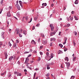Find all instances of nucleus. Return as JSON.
<instances>
[{"instance_id": "nucleus-25", "label": "nucleus", "mask_w": 79, "mask_h": 79, "mask_svg": "<svg viewBox=\"0 0 79 79\" xmlns=\"http://www.w3.org/2000/svg\"><path fill=\"white\" fill-rule=\"evenodd\" d=\"M35 75H36V73H35L34 75V77H33V79H35Z\"/></svg>"}, {"instance_id": "nucleus-33", "label": "nucleus", "mask_w": 79, "mask_h": 79, "mask_svg": "<svg viewBox=\"0 0 79 79\" xmlns=\"http://www.w3.org/2000/svg\"><path fill=\"white\" fill-rule=\"evenodd\" d=\"M46 76H47V77H48L49 76H50V74L49 73H48L46 75Z\"/></svg>"}, {"instance_id": "nucleus-41", "label": "nucleus", "mask_w": 79, "mask_h": 79, "mask_svg": "<svg viewBox=\"0 0 79 79\" xmlns=\"http://www.w3.org/2000/svg\"><path fill=\"white\" fill-rule=\"evenodd\" d=\"M70 26L71 25H70V24L68 23L67 24V27H69V26Z\"/></svg>"}, {"instance_id": "nucleus-40", "label": "nucleus", "mask_w": 79, "mask_h": 79, "mask_svg": "<svg viewBox=\"0 0 79 79\" xmlns=\"http://www.w3.org/2000/svg\"><path fill=\"white\" fill-rule=\"evenodd\" d=\"M29 53V52H24V54H26V53Z\"/></svg>"}, {"instance_id": "nucleus-5", "label": "nucleus", "mask_w": 79, "mask_h": 79, "mask_svg": "<svg viewBox=\"0 0 79 79\" xmlns=\"http://www.w3.org/2000/svg\"><path fill=\"white\" fill-rule=\"evenodd\" d=\"M65 64H67V66L68 67V68L70 66V63L69 62L68 63L67 62H66L65 63Z\"/></svg>"}, {"instance_id": "nucleus-1", "label": "nucleus", "mask_w": 79, "mask_h": 79, "mask_svg": "<svg viewBox=\"0 0 79 79\" xmlns=\"http://www.w3.org/2000/svg\"><path fill=\"white\" fill-rule=\"evenodd\" d=\"M46 55L47 56V57H45V58L47 59L48 61H50L51 60V58H50V56H49V53L48 52H47L46 53Z\"/></svg>"}, {"instance_id": "nucleus-6", "label": "nucleus", "mask_w": 79, "mask_h": 79, "mask_svg": "<svg viewBox=\"0 0 79 79\" xmlns=\"http://www.w3.org/2000/svg\"><path fill=\"white\" fill-rule=\"evenodd\" d=\"M4 34H5V32H2L1 33V36L2 39H5V37H4V36H3Z\"/></svg>"}, {"instance_id": "nucleus-55", "label": "nucleus", "mask_w": 79, "mask_h": 79, "mask_svg": "<svg viewBox=\"0 0 79 79\" xmlns=\"http://www.w3.org/2000/svg\"><path fill=\"white\" fill-rule=\"evenodd\" d=\"M51 65H53L54 64V63H53V62H52L51 63Z\"/></svg>"}, {"instance_id": "nucleus-16", "label": "nucleus", "mask_w": 79, "mask_h": 79, "mask_svg": "<svg viewBox=\"0 0 79 79\" xmlns=\"http://www.w3.org/2000/svg\"><path fill=\"white\" fill-rule=\"evenodd\" d=\"M53 56H54V55H53V54L52 53L51 54V57H50V58H53Z\"/></svg>"}, {"instance_id": "nucleus-36", "label": "nucleus", "mask_w": 79, "mask_h": 79, "mask_svg": "<svg viewBox=\"0 0 79 79\" xmlns=\"http://www.w3.org/2000/svg\"><path fill=\"white\" fill-rule=\"evenodd\" d=\"M76 57H74L73 58V61H75V60H76Z\"/></svg>"}, {"instance_id": "nucleus-56", "label": "nucleus", "mask_w": 79, "mask_h": 79, "mask_svg": "<svg viewBox=\"0 0 79 79\" xmlns=\"http://www.w3.org/2000/svg\"><path fill=\"white\" fill-rule=\"evenodd\" d=\"M40 38H39L38 40V42L39 43L40 42Z\"/></svg>"}, {"instance_id": "nucleus-29", "label": "nucleus", "mask_w": 79, "mask_h": 79, "mask_svg": "<svg viewBox=\"0 0 79 79\" xmlns=\"http://www.w3.org/2000/svg\"><path fill=\"white\" fill-rule=\"evenodd\" d=\"M8 44L9 46H10V47H11V43H10V42L9 41V43H8Z\"/></svg>"}, {"instance_id": "nucleus-20", "label": "nucleus", "mask_w": 79, "mask_h": 79, "mask_svg": "<svg viewBox=\"0 0 79 79\" xmlns=\"http://www.w3.org/2000/svg\"><path fill=\"white\" fill-rule=\"evenodd\" d=\"M42 6H47V3H43L42 4Z\"/></svg>"}, {"instance_id": "nucleus-9", "label": "nucleus", "mask_w": 79, "mask_h": 79, "mask_svg": "<svg viewBox=\"0 0 79 79\" xmlns=\"http://www.w3.org/2000/svg\"><path fill=\"white\" fill-rule=\"evenodd\" d=\"M19 3L21 7H23V2H22L21 1H19Z\"/></svg>"}, {"instance_id": "nucleus-10", "label": "nucleus", "mask_w": 79, "mask_h": 79, "mask_svg": "<svg viewBox=\"0 0 79 79\" xmlns=\"http://www.w3.org/2000/svg\"><path fill=\"white\" fill-rule=\"evenodd\" d=\"M31 44H34L35 45L36 44H35V41H34V40H32V41L31 42Z\"/></svg>"}, {"instance_id": "nucleus-19", "label": "nucleus", "mask_w": 79, "mask_h": 79, "mask_svg": "<svg viewBox=\"0 0 79 79\" xmlns=\"http://www.w3.org/2000/svg\"><path fill=\"white\" fill-rule=\"evenodd\" d=\"M73 33H74V34H75V35H76V36L77 35V32H76V31H75L73 32Z\"/></svg>"}, {"instance_id": "nucleus-35", "label": "nucleus", "mask_w": 79, "mask_h": 79, "mask_svg": "<svg viewBox=\"0 0 79 79\" xmlns=\"http://www.w3.org/2000/svg\"><path fill=\"white\" fill-rule=\"evenodd\" d=\"M19 35L20 37H23V35H21L20 33L19 34Z\"/></svg>"}, {"instance_id": "nucleus-26", "label": "nucleus", "mask_w": 79, "mask_h": 79, "mask_svg": "<svg viewBox=\"0 0 79 79\" xmlns=\"http://www.w3.org/2000/svg\"><path fill=\"white\" fill-rule=\"evenodd\" d=\"M64 40L65 42H66V40H67V37H64Z\"/></svg>"}, {"instance_id": "nucleus-45", "label": "nucleus", "mask_w": 79, "mask_h": 79, "mask_svg": "<svg viewBox=\"0 0 79 79\" xmlns=\"http://www.w3.org/2000/svg\"><path fill=\"white\" fill-rule=\"evenodd\" d=\"M40 60H41L40 57H39V58H38V61H39Z\"/></svg>"}, {"instance_id": "nucleus-61", "label": "nucleus", "mask_w": 79, "mask_h": 79, "mask_svg": "<svg viewBox=\"0 0 79 79\" xmlns=\"http://www.w3.org/2000/svg\"><path fill=\"white\" fill-rule=\"evenodd\" d=\"M30 56H31V54H30L28 56V57H27V58H28Z\"/></svg>"}, {"instance_id": "nucleus-31", "label": "nucleus", "mask_w": 79, "mask_h": 79, "mask_svg": "<svg viewBox=\"0 0 79 79\" xmlns=\"http://www.w3.org/2000/svg\"><path fill=\"white\" fill-rule=\"evenodd\" d=\"M17 15L18 16H19V15H20V13H19V12H18L17 13Z\"/></svg>"}, {"instance_id": "nucleus-39", "label": "nucleus", "mask_w": 79, "mask_h": 79, "mask_svg": "<svg viewBox=\"0 0 79 79\" xmlns=\"http://www.w3.org/2000/svg\"><path fill=\"white\" fill-rule=\"evenodd\" d=\"M53 44L52 42H51L50 44V47H52V44Z\"/></svg>"}, {"instance_id": "nucleus-42", "label": "nucleus", "mask_w": 79, "mask_h": 79, "mask_svg": "<svg viewBox=\"0 0 79 79\" xmlns=\"http://www.w3.org/2000/svg\"><path fill=\"white\" fill-rule=\"evenodd\" d=\"M21 73H18V76H21Z\"/></svg>"}, {"instance_id": "nucleus-43", "label": "nucleus", "mask_w": 79, "mask_h": 79, "mask_svg": "<svg viewBox=\"0 0 79 79\" xmlns=\"http://www.w3.org/2000/svg\"><path fill=\"white\" fill-rule=\"evenodd\" d=\"M19 32H20V30H19V31H17V34H18Z\"/></svg>"}, {"instance_id": "nucleus-2", "label": "nucleus", "mask_w": 79, "mask_h": 79, "mask_svg": "<svg viewBox=\"0 0 79 79\" xmlns=\"http://www.w3.org/2000/svg\"><path fill=\"white\" fill-rule=\"evenodd\" d=\"M49 27L51 28L52 31H53V30L54 29V27L53 26V25L52 24H51L49 25Z\"/></svg>"}, {"instance_id": "nucleus-50", "label": "nucleus", "mask_w": 79, "mask_h": 79, "mask_svg": "<svg viewBox=\"0 0 79 79\" xmlns=\"http://www.w3.org/2000/svg\"><path fill=\"white\" fill-rule=\"evenodd\" d=\"M9 9H10V10H11V9H12V7L11 6H9Z\"/></svg>"}, {"instance_id": "nucleus-17", "label": "nucleus", "mask_w": 79, "mask_h": 79, "mask_svg": "<svg viewBox=\"0 0 79 79\" xmlns=\"http://www.w3.org/2000/svg\"><path fill=\"white\" fill-rule=\"evenodd\" d=\"M29 59L28 58H27L26 59L25 62H28Z\"/></svg>"}, {"instance_id": "nucleus-52", "label": "nucleus", "mask_w": 79, "mask_h": 79, "mask_svg": "<svg viewBox=\"0 0 79 79\" xmlns=\"http://www.w3.org/2000/svg\"><path fill=\"white\" fill-rule=\"evenodd\" d=\"M71 78H73V79H74V76H72L71 77Z\"/></svg>"}, {"instance_id": "nucleus-51", "label": "nucleus", "mask_w": 79, "mask_h": 79, "mask_svg": "<svg viewBox=\"0 0 79 79\" xmlns=\"http://www.w3.org/2000/svg\"><path fill=\"white\" fill-rule=\"evenodd\" d=\"M61 32L60 31L59 33V35H61Z\"/></svg>"}, {"instance_id": "nucleus-7", "label": "nucleus", "mask_w": 79, "mask_h": 79, "mask_svg": "<svg viewBox=\"0 0 79 79\" xmlns=\"http://www.w3.org/2000/svg\"><path fill=\"white\" fill-rule=\"evenodd\" d=\"M63 52H62V51L59 50L58 51V54L59 55V54H62V53H63Z\"/></svg>"}, {"instance_id": "nucleus-37", "label": "nucleus", "mask_w": 79, "mask_h": 79, "mask_svg": "<svg viewBox=\"0 0 79 79\" xmlns=\"http://www.w3.org/2000/svg\"><path fill=\"white\" fill-rule=\"evenodd\" d=\"M27 62H25V63H25V64H27V65H28V64H29V63H27Z\"/></svg>"}, {"instance_id": "nucleus-63", "label": "nucleus", "mask_w": 79, "mask_h": 79, "mask_svg": "<svg viewBox=\"0 0 79 79\" xmlns=\"http://www.w3.org/2000/svg\"><path fill=\"white\" fill-rule=\"evenodd\" d=\"M16 43H18L19 42V41L18 40H16Z\"/></svg>"}, {"instance_id": "nucleus-53", "label": "nucleus", "mask_w": 79, "mask_h": 79, "mask_svg": "<svg viewBox=\"0 0 79 79\" xmlns=\"http://www.w3.org/2000/svg\"><path fill=\"white\" fill-rule=\"evenodd\" d=\"M23 34H24V35H26V33L24 31H23Z\"/></svg>"}, {"instance_id": "nucleus-8", "label": "nucleus", "mask_w": 79, "mask_h": 79, "mask_svg": "<svg viewBox=\"0 0 79 79\" xmlns=\"http://www.w3.org/2000/svg\"><path fill=\"white\" fill-rule=\"evenodd\" d=\"M7 16L8 17H10V16H11V14H10V12H9L7 13Z\"/></svg>"}, {"instance_id": "nucleus-48", "label": "nucleus", "mask_w": 79, "mask_h": 79, "mask_svg": "<svg viewBox=\"0 0 79 79\" xmlns=\"http://www.w3.org/2000/svg\"><path fill=\"white\" fill-rule=\"evenodd\" d=\"M32 18H31V20L29 21V22H28L29 23H31V22L32 21Z\"/></svg>"}, {"instance_id": "nucleus-38", "label": "nucleus", "mask_w": 79, "mask_h": 79, "mask_svg": "<svg viewBox=\"0 0 79 79\" xmlns=\"http://www.w3.org/2000/svg\"><path fill=\"white\" fill-rule=\"evenodd\" d=\"M19 31V28H16V29H15V31Z\"/></svg>"}, {"instance_id": "nucleus-47", "label": "nucleus", "mask_w": 79, "mask_h": 79, "mask_svg": "<svg viewBox=\"0 0 79 79\" xmlns=\"http://www.w3.org/2000/svg\"><path fill=\"white\" fill-rule=\"evenodd\" d=\"M60 68H63V64H61Z\"/></svg>"}, {"instance_id": "nucleus-27", "label": "nucleus", "mask_w": 79, "mask_h": 79, "mask_svg": "<svg viewBox=\"0 0 79 79\" xmlns=\"http://www.w3.org/2000/svg\"><path fill=\"white\" fill-rule=\"evenodd\" d=\"M59 46L61 48H62V47H63V45H62V44H59Z\"/></svg>"}, {"instance_id": "nucleus-34", "label": "nucleus", "mask_w": 79, "mask_h": 79, "mask_svg": "<svg viewBox=\"0 0 79 79\" xmlns=\"http://www.w3.org/2000/svg\"><path fill=\"white\" fill-rule=\"evenodd\" d=\"M47 69H50V67H49V65H48L47 66Z\"/></svg>"}, {"instance_id": "nucleus-54", "label": "nucleus", "mask_w": 79, "mask_h": 79, "mask_svg": "<svg viewBox=\"0 0 79 79\" xmlns=\"http://www.w3.org/2000/svg\"><path fill=\"white\" fill-rule=\"evenodd\" d=\"M35 71H37L38 70H39V68H37L36 69H35Z\"/></svg>"}, {"instance_id": "nucleus-57", "label": "nucleus", "mask_w": 79, "mask_h": 79, "mask_svg": "<svg viewBox=\"0 0 79 79\" xmlns=\"http://www.w3.org/2000/svg\"><path fill=\"white\" fill-rule=\"evenodd\" d=\"M66 41H64V42L63 43V44L64 45L66 44Z\"/></svg>"}, {"instance_id": "nucleus-59", "label": "nucleus", "mask_w": 79, "mask_h": 79, "mask_svg": "<svg viewBox=\"0 0 79 79\" xmlns=\"http://www.w3.org/2000/svg\"><path fill=\"white\" fill-rule=\"evenodd\" d=\"M72 14H74V11H72L71 12Z\"/></svg>"}, {"instance_id": "nucleus-46", "label": "nucleus", "mask_w": 79, "mask_h": 79, "mask_svg": "<svg viewBox=\"0 0 79 79\" xmlns=\"http://www.w3.org/2000/svg\"><path fill=\"white\" fill-rule=\"evenodd\" d=\"M40 25V23H38L36 25V26H37V27H39V26Z\"/></svg>"}, {"instance_id": "nucleus-18", "label": "nucleus", "mask_w": 79, "mask_h": 79, "mask_svg": "<svg viewBox=\"0 0 79 79\" xmlns=\"http://www.w3.org/2000/svg\"><path fill=\"white\" fill-rule=\"evenodd\" d=\"M41 36L42 37H45V35L43 33H41Z\"/></svg>"}, {"instance_id": "nucleus-22", "label": "nucleus", "mask_w": 79, "mask_h": 79, "mask_svg": "<svg viewBox=\"0 0 79 79\" xmlns=\"http://www.w3.org/2000/svg\"><path fill=\"white\" fill-rule=\"evenodd\" d=\"M65 60H67V61H69V59H68V57H65Z\"/></svg>"}, {"instance_id": "nucleus-13", "label": "nucleus", "mask_w": 79, "mask_h": 79, "mask_svg": "<svg viewBox=\"0 0 79 79\" xmlns=\"http://www.w3.org/2000/svg\"><path fill=\"white\" fill-rule=\"evenodd\" d=\"M4 54L5 55L6 59H7V57H8V55L7 54V53L6 52L4 53Z\"/></svg>"}, {"instance_id": "nucleus-60", "label": "nucleus", "mask_w": 79, "mask_h": 79, "mask_svg": "<svg viewBox=\"0 0 79 79\" xmlns=\"http://www.w3.org/2000/svg\"><path fill=\"white\" fill-rule=\"evenodd\" d=\"M34 53H37V51H36L35 50H34L33 52Z\"/></svg>"}, {"instance_id": "nucleus-64", "label": "nucleus", "mask_w": 79, "mask_h": 79, "mask_svg": "<svg viewBox=\"0 0 79 79\" xmlns=\"http://www.w3.org/2000/svg\"><path fill=\"white\" fill-rule=\"evenodd\" d=\"M43 48V46H40V48Z\"/></svg>"}, {"instance_id": "nucleus-14", "label": "nucleus", "mask_w": 79, "mask_h": 79, "mask_svg": "<svg viewBox=\"0 0 79 79\" xmlns=\"http://www.w3.org/2000/svg\"><path fill=\"white\" fill-rule=\"evenodd\" d=\"M13 56H11L10 57L9 59V60H13Z\"/></svg>"}, {"instance_id": "nucleus-32", "label": "nucleus", "mask_w": 79, "mask_h": 79, "mask_svg": "<svg viewBox=\"0 0 79 79\" xmlns=\"http://www.w3.org/2000/svg\"><path fill=\"white\" fill-rule=\"evenodd\" d=\"M5 73H6V72H4L3 73H1V76H3V75H5Z\"/></svg>"}, {"instance_id": "nucleus-21", "label": "nucleus", "mask_w": 79, "mask_h": 79, "mask_svg": "<svg viewBox=\"0 0 79 79\" xmlns=\"http://www.w3.org/2000/svg\"><path fill=\"white\" fill-rule=\"evenodd\" d=\"M15 74H17V76H18V72H15L14 73Z\"/></svg>"}, {"instance_id": "nucleus-12", "label": "nucleus", "mask_w": 79, "mask_h": 79, "mask_svg": "<svg viewBox=\"0 0 79 79\" xmlns=\"http://www.w3.org/2000/svg\"><path fill=\"white\" fill-rule=\"evenodd\" d=\"M38 18H39V17L38 16H36L34 18V20L35 21H37V19H38Z\"/></svg>"}, {"instance_id": "nucleus-30", "label": "nucleus", "mask_w": 79, "mask_h": 79, "mask_svg": "<svg viewBox=\"0 0 79 79\" xmlns=\"http://www.w3.org/2000/svg\"><path fill=\"white\" fill-rule=\"evenodd\" d=\"M2 11H3V9H0V14H1V13H2Z\"/></svg>"}, {"instance_id": "nucleus-23", "label": "nucleus", "mask_w": 79, "mask_h": 79, "mask_svg": "<svg viewBox=\"0 0 79 79\" xmlns=\"http://www.w3.org/2000/svg\"><path fill=\"white\" fill-rule=\"evenodd\" d=\"M24 18H25L26 20L27 21L28 19V16L24 17Z\"/></svg>"}, {"instance_id": "nucleus-58", "label": "nucleus", "mask_w": 79, "mask_h": 79, "mask_svg": "<svg viewBox=\"0 0 79 79\" xmlns=\"http://www.w3.org/2000/svg\"><path fill=\"white\" fill-rule=\"evenodd\" d=\"M73 17H72V18H70V20L71 21H73Z\"/></svg>"}, {"instance_id": "nucleus-11", "label": "nucleus", "mask_w": 79, "mask_h": 79, "mask_svg": "<svg viewBox=\"0 0 79 79\" xmlns=\"http://www.w3.org/2000/svg\"><path fill=\"white\" fill-rule=\"evenodd\" d=\"M56 40V39L55 38H52L51 40H50L51 41H55Z\"/></svg>"}, {"instance_id": "nucleus-4", "label": "nucleus", "mask_w": 79, "mask_h": 79, "mask_svg": "<svg viewBox=\"0 0 79 79\" xmlns=\"http://www.w3.org/2000/svg\"><path fill=\"white\" fill-rule=\"evenodd\" d=\"M55 34H56V32H55V31H54V32H51L50 33V35L51 36H53V35H55Z\"/></svg>"}, {"instance_id": "nucleus-44", "label": "nucleus", "mask_w": 79, "mask_h": 79, "mask_svg": "<svg viewBox=\"0 0 79 79\" xmlns=\"http://www.w3.org/2000/svg\"><path fill=\"white\" fill-rule=\"evenodd\" d=\"M40 55H43V52H40Z\"/></svg>"}, {"instance_id": "nucleus-3", "label": "nucleus", "mask_w": 79, "mask_h": 79, "mask_svg": "<svg viewBox=\"0 0 79 79\" xmlns=\"http://www.w3.org/2000/svg\"><path fill=\"white\" fill-rule=\"evenodd\" d=\"M15 6L17 8L18 10H21V8L20 7V6L18 4H16L15 5Z\"/></svg>"}, {"instance_id": "nucleus-24", "label": "nucleus", "mask_w": 79, "mask_h": 79, "mask_svg": "<svg viewBox=\"0 0 79 79\" xmlns=\"http://www.w3.org/2000/svg\"><path fill=\"white\" fill-rule=\"evenodd\" d=\"M16 47V43H15L14 46H13V47L14 48H15V47Z\"/></svg>"}, {"instance_id": "nucleus-28", "label": "nucleus", "mask_w": 79, "mask_h": 79, "mask_svg": "<svg viewBox=\"0 0 79 79\" xmlns=\"http://www.w3.org/2000/svg\"><path fill=\"white\" fill-rule=\"evenodd\" d=\"M3 0H1L0 2V3L1 5H2L3 4Z\"/></svg>"}, {"instance_id": "nucleus-49", "label": "nucleus", "mask_w": 79, "mask_h": 79, "mask_svg": "<svg viewBox=\"0 0 79 79\" xmlns=\"http://www.w3.org/2000/svg\"><path fill=\"white\" fill-rule=\"evenodd\" d=\"M67 50H68V48H66L64 49V52H66V51H67Z\"/></svg>"}, {"instance_id": "nucleus-62", "label": "nucleus", "mask_w": 79, "mask_h": 79, "mask_svg": "<svg viewBox=\"0 0 79 79\" xmlns=\"http://www.w3.org/2000/svg\"><path fill=\"white\" fill-rule=\"evenodd\" d=\"M14 18H15V19H16V20H18V18H16V17H14Z\"/></svg>"}, {"instance_id": "nucleus-15", "label": "nucleus", "mask_w": 79, "mask_h": 79, "mask_svg": "<svg viewBox=\"0 0 79 79\" xmlns=\"http://www.w3.org/2000/svg\"><path fill=\"white\" fill-rule=\"evenodd\" d=\"M75 4H76V5L78 4V0H76L74 2Z\"/></svg>"}]
</instances>
